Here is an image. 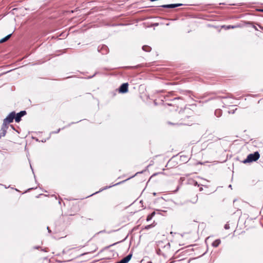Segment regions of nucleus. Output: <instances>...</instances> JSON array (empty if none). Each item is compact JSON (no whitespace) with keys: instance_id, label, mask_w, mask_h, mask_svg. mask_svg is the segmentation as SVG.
I'll use <instances>...</instances> for the list:
<instances>
[{"instance_id":"22","label":"nucleus","mask_w":263,"mask_h":263,"mask_svg":"<svg viewBox=\"0 0 263 263\" xmlns=\"http://www.w3.org/2000/svg\"><path fill=\"white\" fill-rule=\"evenodd\" d=\"M261 11L263 12V9L260 10Z\"/></svg>"},{"instance_id":"16","label":"nucleus","mask_w":263,"mask_h":263,"mask_svg":"<svg viewBox=\"0 0 263 263\" xmlns=\"http://www.w3.org/2000/svg\"><path fill=\"white\" fill-rule=\"evenodd\" d=\"M152 226V224H151V225H148V226H146V227H145V229H148L150 228Z\"/></svg>"},{"instance_id":"14","label":"nucleus","mask_w":263,"mask_h":263,"mask_svg":"<svg viewBox=\"0 0 263 263\" xmlns=\"http://www.w3.org/2000/svg\"><path fill=\"white\" fill-rule=\"evenodd\" d=\"M237 26H231V25H229V26H227L226 27V28L227 29H234V28H237Z\"/></svg>"},{"instance_id":"9","label":"nucleus","mask_w":263,"mask_h":263,"mask_svg":"<svg viewBox=\"0 0 263 263\" xmlns=\"http://www.w3.org/2000/svg\"><path fill=\"white\" fill-rule=\"evenodd\" d=\"M190 201L193 203H195L197 202L198 201V197H197V195H195V196H194V197L191 199L190 200Z\"/></svg>"},{"instance_id":"23","label":"nucleus","mask_w":263,"mask_h":263,"mask_svg":"<svg viewBox=\"0 0 263 263\" xmlns=\"http://www.w3.org/2000/svg\"><path fill=\"white\" fill-rule=\"evenodd\" d=\"M1 137H2V135H0V138H1Z\"/></svg>"},{"instance_id":"4","label":"nucleus","mask_w":263,"mask_h":263,"mask_svg":"<svg viewBox=\"0 0 263 263\" xmlns=\"http://www.w3.org/2000/svg\"><path fill=\"white\" fill-rule=\"evenodd\" d=\"M79 211V207L77 204H73L71 208V211L69 212L70 215H74L76 213Z\"/></svg>"},{"instance_id":"2","label":"nucleus","mask_w":263,"mask_h":263,"mask_svg":"<svg viewBox=\"0 0 263 263\" xmlns=\"http://www.w3.org/2000/svg\"><path fill=\"white\" fill-rule=\"evenodd\" d=\"M260 157V154L258 152H255L253 154H249L247 158L242 161V163L246 164L251 163L254 161H256L259 159Z\"/></svg>"},{"instance_id":"17","label":"nucleus","mask_w":263,"mask_h":263,"mask_svg":"<svg viewBox=\"0 0 263 263\" xmlns=\"http://www.w3.org/2000/svg\"><path fill=\"white\" fill-rule=\"evenodd\" d=\"M172 93H171V92H170V93H169L167 95H166L165 97H170V96H172Z\"/></svg>"},{"instance_id":"18","label":"nucleus","mask_w":263,"mask_h":263,"mask_svg":"<svg viewBox=\"0 0 263 263\" xmlns=\"http://www.w3.org/2000/svg\"><path fill=\"white\" fill-rule=\"evenodd\" d=\"M191 181L194 182L195 185H197V182L196 181H194V180H191Z\"/></svg>"},{"instance_id":"15","label":"nucleus","mask_w":263,"mask_h":263,"mask_svg":"<svg viewBox=\"0 0 263 263\" xmlns=\"http://www.w3.org/2000/svg\"><path fill=\"white\" fill-rule=\"evenodd\" d=\"M110 187V186H109V187H108V186H106V187H105L104 188H103V189H102L100 190V191H99V192H101V191H102L103 190H105V189H108V188H109V187ZM98 193V192H96V193Z\"/></svg>"},{"instance_id":"6","label":"nucleus","mask_w":263,"mask_h":263,"mask_svg":"<svg viewBox=\"0 0 263 263\" xmlns=\"http://www.w3.org/2000/svg\"><path fill=\"white\" fill-rule=\"evenodd\" d=\"M128 83L122 84L119 88V92L121 93H125L128 91Z\"/></svg>"},{"instance_id":"10","label":"nucleus","mask_w":263,"mask_h":263,"mask_svg":"<svg viewBox=\"0 0 263 263\" xmlns=\"http://www.w3.org/2000/svg\"><path fill=\"white\" fill-rule=\"evenodd\" d=\"M155 212H152L151 214L148 215L147 216L146 220L147 221L151 220L152 219V218L155 215Z\"/></svg>"},{"instance_id":"19","label":"nucleus","mask_w":263,"mask_h":263,"mask_svg":"<svg viewBox=\"0 0 263 263\" xmlns=\"http://www.w3.org/2000/svg\"><path fill=\"white\" fill-rule=\"evenodd\" d=\"M5 135V132L3 133V136H4Z\"/></svg>"},{"instance_id":"20","label":"nucleus","mask_w":263,"mask_h":263,"mask_svg":"<svg viewBox=\"0 0 263 263\" xmlns=\"http://www.w3.org/2000/svg\"><path fill=\"white\" fill-rule=\"evenodd\" d=\"M187 243H182V245H186Z\"/></svg>"},{"instance_id":"5","label":"nucleus","mask_w":263,"mask_h":263,"mask_svg":"<svg viewBox=\"0 0 263 263\" xmlns=\"http://www.w3.org/2000/svg\"><path fill=\"white\" fill-rule=\"evenodd\" d=\"M26 114V111L25 110L21 111L19 113L15 114V118H14L15 122H19L21 120L22 117L24 116Z\"/></svg>"},{"instance_id":"21","label":"nucleus","mask_w":263,"mask_h":263,"mask_svg":"<svg viewBox=\"0 0 263 263\" xmlns=\"http://www.w3.org/2000/svg\"><path fill=\"white\" fill-rule=\"evenodd\" d=\"M184 236L183 235H181V237H183Z\"/></svg>"},{"instance_id":"13","label":"nucleus","mask_w":263,"mask_h":263,"mask_svg":"<svg viewBox=\"0 0 263 263\" xmlns=\"http://www.w3.org/2000/svg\"><path fill=\"white\" fill-rule=\"evenodd\" d=\"M142 49L143 50H144L145 51H146V52H149L151 50V48L149 46H147V45L143 46L142 47Z\"/></svg>"},{"instance_id":"12","label":"nucleus","mask_w":263,"mask_h":263,"mask_svg":"<svg viewBox=\"0 0 263 263\" xmlns=\"http://www.w3.org/2000/svg\"><path fill=\"white\" fill-rule=\"evenodd\" d=\"M11 34H10L8 35L7 36H6V37H5L4 38L1 39L0 40V43H2L7 41L11 37Z\"/></svg>"},{"instance_id":"11","label":"nucleus","mask_w":263,"mask_h":263,"mask_svg":"<svg viewBox=\"0 0 263 263\" xmlns=\"http://www.w3.org/2000/svg\"><path fill=\"white\" fill-rule=\"evenodd\" d=\"M11 34H10L8 35L7 36H6V37H5L4 38L1 39L0 40V43H2L7 41L11 37Z\"/></svg>"},{"instance_id":"7","label":"nucleus","mask_w":263,"mask_h":263,"mask_svg":"<svg viewBox=\"0 0 263 263\" xmlns=\"http://www.w3.org/2000/svg\"><path fill=\"white\" fill-rule=\"evenodd\" d=\"M182 4H169V5H162V7L163 8H174L177 7H179L180 6H182Z\"/></svg>"},{"instance_id":"3","label":"nucleus","mask_w":263,"mask_h":263,"mask_svg":"<svg viewBox=\"0 0 263 263\" xmlns=\"http://www.w3.org/2000/svg\"><path fill=\"white\" fill-rule=\"evenodd\" d=\"M15 116V112L14 111L11 112L6 118L4 120L3 124L6 125L7 124L13 122Z\"/></svg>"},{"instance_id":"1","label":"nucleus","mask_w":263,"mask_h":263,"mask_svg":"<svg viewBox=\"0 0 263 263\" xmlns=\"http://www.w3.org/2000/svg\"><path fill=\"white\" fill-rule=\"evenodd\" d=\"M184 103L181 98H175L165 105V109L168 112L176 111L179 108L181 109Z\"/></svg>"},{"instance_id":"8","label":"nucleus","mask_w":263,"mask_h":263,"mask_svg":"<svg viewBox=\"0 0 263 263\" xmlns=\"http://www.w3.org/2000/svg\"><path fill=\"white\" fill-rule=\"evenodd\" d=\"M221 243V240L219 239L215 240L212 243V246L217 247Z\"/></svg>"}]
</instances>
